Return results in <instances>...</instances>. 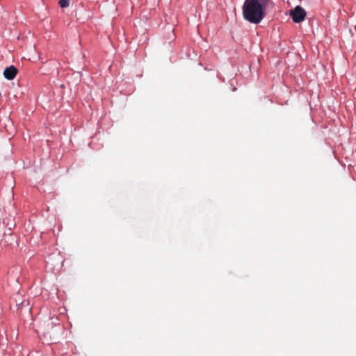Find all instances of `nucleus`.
<instances>
[{"label":"nucleus","instance_id":"obj_1","mask_svg":"<svg viewBox=\"0 0 356 356\" xmlns=\"http://www.w3.org/2000/svg\"><path fill=\"white\" fill-rule=\"evenodd\" d=\"M273 6L272 0H245L243 6V17L252 24H259L265 17L268 8Z\"/></svg>","mask_w":356,"mask_h":356},{"label":"nucleus","instance_id":"obj_2","mask_svg":"<svg viewBox=\"0 0 356 356\" xmlns=\"http://www.w3.org/2000/svg\"><path fill=\"white\" fill-rule=\"evenodd\" d=\"M62 330L61 326L56 323L51 321L47 323V327L45 328V331L44 332V336L46 337H49L51 340H55L57 339L59 332Z\"/></svg>","mask_w":356,"mask_h":356},{"label":"nucleus","instance_id":"obj_3","mask_svg":"<svg viewBox=\"0 0 356 356\" xmlns=\"http://www.w3.org/2000/svg\"><path fill=\"white\" fill-rule=\"evenodd\" d=\"M290 16L294 22L300 23L305 19L306 12L301 6H297L290 10Z\"/></svg>","mask_w":356,"mask_h":356},{"label":"nucleus","instance_id":"obj_4","mask_svg":"<svg viewBox=\"0 0 356 356\" xmlns=\"http://www.w3.org/2000/svg\"><path fill=\"white\" fill-rule=\"evenodd\" d=\"M17 69L15 66L11 65L4 70L3 76L8 80H13L17 75Z\"/></svg>","mask_w":356,"mask_h":356},{"label":"nucleus","instance_id":"obj_5","mask_svg":"<svg viewBox=\"0 0 356 356\" xmlns=\"http://www.w3.org/2000/svg\"><path fill=\"white\" fill-rule=\"evenodd\" d=\"M58 3L61 8H67L70 5V1L69 0H59Z\"/></svg>","mask_w":356,"mask_h":356}]
</instances>
